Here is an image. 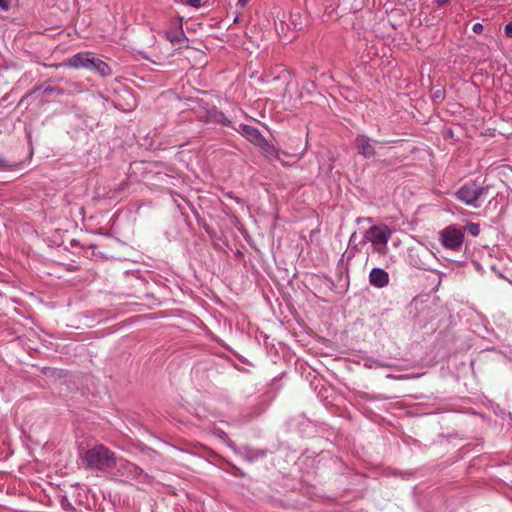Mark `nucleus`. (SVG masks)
I'll list each match as a JSON object with an SVG mask.
<instances>
[{
    "mask_svg": "<svg viewBox=\"0 0 512 512\" xmlns=\"http://www.w3.org/2000/svg\"><path fill=\"white\" fill-rule=\"evenodd\" d=\"M80 457L86 469L100 472L111 471L116 467L118 460L115 453L102 444L86 450Z\"/></svg>",
    "mask_w": 512,
    "mask_h": 512,
    "instance_id": "1",
    "label": "nucleus"
},
{
    "mask_svg": "<svg viewBox=\"0 0 512 512\" xmlns=\"http://www.w3.org/2000/svg\"><path fill=\"white\" fill-rule=\"evenodd\" d=\"M67 65L75 69H86L97 72L102 76L110 74L109 66L101 59L96 58L90 52L78 53L68 59Z\"/></svg>",
    "mask_w": 512,
    "mask_h": 512,
    "instance_id": "2",
    "label": "nucleus"
},
{
    "mask_svg": "<svg viewBox=\"0 0 512 512\" xmlns=\"http://www.w3.org/2000/svg\"><path fill=\"white\" fill-rule=\"evenodd\" d=\"M441 244L452 251H460L464 242V232L454 225L447 226L439 233Z\"/></svg>",
    "mask_w": 512,
    "mask_h": 512,
    "instance_id": "3",
    "label": "nucleus"
},
{
    "mask_svg": "<svg viewBox=\"0 0 512 512\" xmlns=\"http://www.w3.org/2000/svg\"><path fill=\"white\" fill-rule=\"evenodd\" d=\"M484 191V187L471 181L464 184L456 192V198L466 205L478 207L477 201L483 195Z\"/></svg>",
    "mask_w": 512,
    "mask_h": 512,
    "instance_id": "4",
    "label": "nucleus"
},
{
    "mask_svg": "<svg viewBox=\"0 0 512 512\" xmlns=\"http://www.w3.org/2000/svg\"><path fill=\"white\" fill-rule=\"evenodd\" d=\"M392 233V229L385 224L374 225L366 231L365 238L373 245L386 247Z\"/></svg>",
    "mask_w": 512,
    "mask_h": 512,
    "instance_id": "5",
    "label": "nucleus"
},
{
    "mask_svg": "<svg viewBox=\"0 0 512 512\" xmlns=\"http://www.w3.org/2000/svg\"><path fill=\"white\" fill-rule=\"evenodd\" d=\"M114 469H117L121 476L129 479H139L141 477L146 478V475H144L142 469L122 458H118L116 467H114Z\"/></svg>",
    "mask_w": 512,
    "mask_h": 512,
    "instance_id": "6",
    "label": "nucleus"
},
{
    "mask_svg": "<svg viewBox=\"0 0 512 512\" xmlns=\"http://www.w3.org/2000/svg\"><path fill=\"white\" fill-rule=\"evenodd\" d=\"M355 147L359 154L365 158H371L375 155V148L372 140L365 135H358L355 139Z\"/></svg>",
    "mask_w": 512,
    "mask_h": 512,
    "instance_id": "7",
    "label": "nucleus"
},
{
    "mask_svg": "<svg viewBox=\"0 0 512 512\" xmlns=\"http://www.w3.org/2000/svg\"><path fill=\"white\" fill-rule=\"evenodd\" d=\"M369 282L377 288H383L389 283V275L380 268H374L369 274Z\"/></svg>",
    "mask_w": 512,
    "mask_h": 512,
    "instance_id": "8",
    "label": "nucleus"
},
{
    "mask_svg": "<svg viewBox=\"0 0 512 512\" xmlns=\"http://www.w3.org/2000/svg\"><path fill=\"white\" fill-rule=\"evenodd\" d=\"M166 38L168 41H170L173 45L177 46L178 48L187 47L188 45V39L181 28L177 30L167 31Z\"/></svg>",
    "mask_w": 512,
    "mask_h": 512,
    "instance_id": "9",
    "label": "nucleus"
},
{
    "mask_svg": "<svg viewBox=\"0 0 512 512\" xmlns=\"http://www.w3.org/2000/svg\"><path fill=\"white\" fill-rule=\"evenodd\" d=\"M243 133L251 142L255 144L262 145L263 142H265V139L262 137L259 131L252 126L244 125Z\"/></svg>",
    "mask_w": 512,
    "mask_h": 512,
    "instance_id": "10",
    "label": "nucleus"
},
{
    "mask_svg": "<svg viewBox=\"0 0 512 512\" xmlns=\"http://www.w3.org/2000/svg\"><path fill=\"white\" fill-rule=\"evenodd\" d=\"M466 231L470 235L477 237L480 234V226L477 223L470 222L466 225Z\"/></svg>",
    "mask_w": 512,
    "mask_h": 512,
    "instance_id": "11",
    "label": "nucleus"
},
{
    "mask_svg": "<svg viewBox=\"0 0 512 512\" xmlns=\"http://www.w3.org/2000/svg\"><path fill=\"white\" fill-rule=\"evenodd\" d=\"M265 143V146L263 147L265 153L267 155H271L275 158H278L277 154L275 153V149L273 146H270L268 143L264 142Z\"/></svg>",
    "mask_w": 512,
    "mask_h": 512,
    "instance_id": "12",
    "label": "nucleus"
},
{
    "mask_svg": "<svg viewBox=\"0 0 512 512\" xmlns=\"http://www.w3.org/2000/svg\"><path fill=\"white\" fill-rule=\"evenodd\" d=\"M11 2L10 0H0V8L4 11H8L10 9Z\"/></svg>",
    "mask_w": 512,
    "mask_h": 512,
    "instance_id": "13",
    "label": "nucleus"
},
{
    "mask_svg": "<svg viewBox=\"0 0 512 512\" xmlns=\"http://www.w3.org/2000/svg\"><path fill=\"white\" fill-rule=\"evenodd\" d=\"M505 36L508 38H512V22L506 24L504 28Z\"/></svg>",
    "mask_w": 512,
    "mask_h": 512,
    "instance_id": "14",
    "label": "nucleus"
},
{
    "mask_svg": "<svg viewBox=\"0 0 512 512\" xmlns=\"http://www.w3.org/2000/svg\"><path fill=\"white\" fill-rule=\"evenodd\" d=\"M185 3L194 8H199L201 6V0H186Z\"/></svg>",
    "mask_w": 512,
    "mask_h": 512,
    "instance_id": "15",
    "label": "nucleus"
},
{
    "mask_svg": "<svg viewBox=\"0 0 512 512\" xmlns=\"http://www.w3.org/2000/svg\"><path fill=\"white\" fill-rule=\"evenodd\" d=\"M472 29L475 33H480L483 30V25L480 23H475Z\"/></svg>",
    "mask_w": 512,
    "mask_h": 512,
    "instance_id": "16",
    "label": "nucleus"
},
{
    "mask_svg": "<svg viewBox=\"0 0 512 512\" xmlns=\"http://www.w3.org/2000/svg\"><path fill=\"white\" fill-rule=\"evenodd\" d=\"M451 0H436V3L438 6H444L446 4H448Z\"/></svg>",
    "mask_w": 512,
    "mask_h": 512,
    "instance_id": "17",
    "label": "nucleus"
},
{
    "mask_svg": "<svg viewBox=\"0 0 512 512\" xmlns=\"http://www.w3.org/2000/svg\"><path fill=\"white\" fill-rule=\"evenodd\" d=\"M247 1L248 0H238V5H240L241 7H245V5L247 4Z\"/></svg>",
    "mask_w": 512,
    "mask_h": 512,
    "instance_id": "18",
    "label": "nucleus"
}]
</instances>
